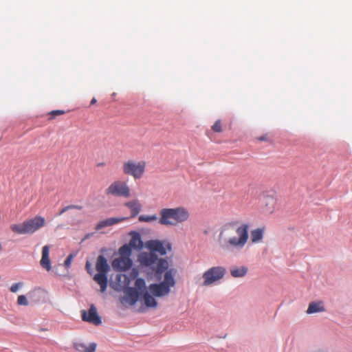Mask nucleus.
Here are the masks:
<instances>
[{
	"label": "nucleus",
	"mask_w": 352,
	"mask_h": 352,
	"mask_svg": "<svg viewBox=\"0 0 352 352\" xmlns=\"http://www.w3.org/2000/svg\"><path fill=\"white\" fill-rule=\"evenodd\" d=\"M96 349V344L91 343L85 349V352H94Z\"/></svg>",
	"instance_id": "c85d7f7f"
},
{
	"label": "nucleus",
	"mask_w": 352,
	"mask_h": 352,
	"mask_svg": "<svg viewBox=\"0 0 352 352\" xmlns=\"http://www.w3.org/2000/svg\"><path fill=\"white\" fill-rule=\"evenodd\" d=\"M17 304L19 305L27 306L28 305V301L24 295H20L17 298Z\"/></svg>",
	"instance_id": "cd10ccee"
},
{
	"label": "nucleus",
	"mask_w": 352,
	"mask_h": 352,
	"mask_svg": "<svg viewBox=\"0 0 352 352\" xmlns=\"http://www.w3.org/2000/svg\"><path fill=\"white\" fill-rule=\"evenodd\" d=\"M140 294L134 287H128L124 291V296L122 298V302H126L130 305H133L138 300Z\"/></svg>",
	"instance_id": "ddd939ff"
},
{
	"label": "nucleus",
	"mask_w": 352,
	"mask_h": 352,
	"mask_svg": "<svg viewBox=\"0 0 352 352\" xmlns=\"http://www.w3.org/2000/svg\"><path fill=\"white\" fill-rule=\"evenodd\" d=\"M146 166V163L143 160L138 162L128 160L123 163L122 171L124 174L131 175L135 179H138L143 176Z\"/></svg>",
	"instance_id": "0eeeda50"
},
{
	"label": "nucleus",
	"mask_w": 352,
	"mask_h": 352,
	"mask_svg": "<svg viewBox=\"0 0 352 352\" xmlns=\"http://www.w3.org/2000/svg\"><path fill=\"white\" fill-rule=\"evenodd\" d=\"M72 255L70 254L67 256V258L65 259L64 262V265L65 267H69L71 265L72 260Z\"/></svg>",
	"instance_id": "c756f323"
},
{
	"label": "nucleus",
	"mask_w": 352,
	"mask_h": 352,
	"mask_svg": "<svg viewBox=\"0 0 352 352\" xmlns=\"http://www.w3.org/2000/svg\"><path fill=\"white\" fill-rule=\"evenodd\" d=\"M1 249H2V245H1V244L0 243V250H1Z\"/></svg>",
	"instance_id": "f704fd0d"
},
{
	"label": "nucleus",
	"mask_w": 352,
	"mask_h": 352,
	"mask_svg": "<svg viewBox=\"0 0 352 352\" xmlns=\"http://www.w3.org/2000/svg\"><path fill=\"white\" fill-rule=\"evenodd\" d=\"M132 264L131 258L119 256L113 261L112 267L116 271L124 272L129 270Z\"/></svg>",
	"instance_id": "f8f14e48"
},
{
	"label": "nucleus",
	"mask_w": 352,
	"mask_h": 352,
	"mask_svg": "<svg viewBox=\"0 0 352 352\" xmlns=\"http://www.w3.org/2000/svg\"><path fill=\"white\" fill-rule=\"evenodd\" d=\"M65 113V111L63 110H53L49 113V120H53L56 116H61Z\"/></svg>",
	"instance_id": "b1692460"
},
{
	"label": "nucleus",
	"mask_w": 352,
	"mask_h": 352,
	"mask_svg": "<svg viewBox=\"0 0 352 352\" xmlns=\"http://www.w3.org/2000/svg\"><path fill=\"white\" fill-rule=\"evenodd\" d=\"M188 218L189 213L185 208H163L160 211L159 223L163 226H175Z\"/></svg>",
	"instance_id": "7ed1b4c3"
},
{
	"label": "nucleus",
	"mask_w": 352,
	"mask_h": 352,
	"mask_svg": "<svg viewBox=\"0 0 352 352\" xmlns=\"http://www.w3.org/2000/svg\"><path fill=\"white\" fill-rule=\"evenodd\" d=\"M167 248H168V249H170V246L169 245H167Z\"/></svg>",
	"instance_id": "c9c22d12"
},
{
	"label": "nucleus",
	"mask_w": 352,
	"mask_h": 352,
	"mask_svg": "<svg viewBox=\"0 0 352 352\" xmlns=\"http://www.w3.org/2000/svg\"><path fill=\"white\" fill-rule=\"evenodd\" d=\"M135 289L142 294L144 303L147 307L154 308L157 307V302L156 300L148 293V289H146V284L143 278H137L135 281Z\"/></svg>",
	"instance_id": "9d476101"
},
{
	"label": "nucleus",
	"mask_w": 352,
	"mask_h": 352,
	"mask_svg": "<svg viewBox=\"0 0 352 352\" xmlns=\"http://www.w3.org/2000/svg\"><path fill=\"white\" fill-rule=\"evenodd\" d=\"M128 245H130L131 248L137 250L141 249L143 246V243L140 235L137 232H133Z\"/></svg>",
	"instance_id": "a211bd4d"
},
{
	"label": "nucleus",
	"mask_w": 352,
	"mask_h": 352,
	"mask_svg": "<svg viewBox=\"0 0 352 352\" xmlns=\"http://www.w3.org/2000/svg\"><path fill=\"white\" fill-rule=\"evenodd\" d=\"M276 204V201L273 197H267L265 201V206H270V208L267 209V211L272 212Z\"/></svg>",
	"instance_id": "5701e85b"
},
{
	"label": "nucleus",
	"mask_w": 352,
	"mask_h": 352,
	"mask_svg": "<svg viewBox=\"0 0 352 352\" xmlns=\"http://www.w3.org/2000/svg\"><path fill=\"white\" fill-rule=\"evenodd\" d=\"M40 264L47 271H50L52 269L50 259V247L48 245H45L42 248V256Z\"/></svg>",
	"instance_id": "2eb2a0df"
},
{
	"label": "nucleus",
	"mask_w": 352,
	"mask_h": 352,
	"mask_svg": "<svg viewBox=\"0 0 352 352\" xmlns=\"http://www.w3.org/2000/svg\"><path fill=\"white\" fill-rule=\"evenodd\" d=\"M248 267L245 266H234L230 269V274L234 278H241L245 276L248 273Z\"/></svg>",
	"instance_id": "6ab92c4d"
},
{
	"label": "nucleus",
	"mask_w": 352,
	"mask_h": 352,
	"mask_svg": "<svg viewBox=\"0 0 352 352\" xmlns=\"http://www.w3.org/2000/svg\"><path fill=\"white\" fill-rule=\"evenodd\" d=\"M96 102V99L95 98H93L92 100H91V102L90 104H94Z\"/></svg>",
	"instance_id": "473e14b6"
},
{
	"label": "nucleus",
	"mask_w": 352,
	"mask_h": 352,
	"mask_svg": "<svg viewBox=\"0 0 352 352\" xmlns=\"http://www.w3.org/2000/svg\"><path fill=\"white\" fill-rule=\"evenodd\" d=\"M248 230L247 223L239 226L236 221L226 223L219 234V247L224 251L243 249L248 241Z\"/></svg>",
	"instance_id": "f03ea898"
},
{
	"label": "nucleus",
	"mask_w": 352,
	"mask_h": 352,
	"mask_svg": "<svg viewBox=\"0 0 352 352\" xmlns=\"http://www.w3.org/2000/svg\"><path fill=\"white\" fill-rule=\"evenodd\" d=\"M127 217H110L100 221L96 226L95 229L99 230L103 228L111 226L115 224L121 223L126 220Z\"/></svg>",
	"instance_id": "4468645a"
},
{
	"label": "nucleus",
	"mask_w": 352,
	"mask_h": 352,
	"mask_svg": "<svg viewBox=\"0 0 352 352\" xmlns=\"http://www.w3.org/2000/svg\"><path fill=\"white\" fill-rule=\"evenodd\" d=\"M131 249L132 248L128 244L122 245L119 249L120 256L130 258L132 253Z\"/></svg>",
	"instance_id": "412c9836"
},
{
	"label": "nucleus",
	"mask_w": 352,
	"mask_h": 352,
	"mask_svg": "<svg viewBox=\"0 0 352 352\" xmlns=\"http://www.w3.org/2000/svg\"><path fill=\"white\" fill-rule=\"evenodd\" d=\"M96 269L98 271V274L94 275V280L100 286V292L103 293L107 288L108 279L107 274L110 269L107 261L104 256H98Z\"/></svg>",
	"instance_id": "423d86ee"
},
{
	"label": "nucleus",
	"mask_w": 352,
	"mask_h": 352,
	"mask_svg": "<svg viewBox=\"0 0 352 352\" xmlns=\"http://www.w3.org/2000/svg\"><path fill=\"white\" fill-rule=\"evenodd\" d=\"M85 267H86V270H87V272L89 274H91V264L89 261H87L86 263V265H85Z\"/></svg>",
	"instance_id": "2f4dec72"
},
{
	"label": "nucleus",
	"mask_w": 352,
	"mask_h": 352,
	"mask_svg": "<svg viewBox=\"0 0 352 352\" xmlns=\"http://www.w3.org/2000/svg\"><path fill=\"white\" fill-rule=\"evenodd\" d=\"M324 311L325 308L322 301H314L309 303L306 312L307 314H311L318 312H323Z\"/></svg>",
	"instance_id": "dca6fc26"
},
{
	"label": "nucleus",
	"mask_w": 352,
	"mask_h": 352,
	"mask_svg": "<svg viewBox=\"0 0 352 352\" xmlns=\"http://www.w3.org/2000/svg\"><path fill=\"white\" fill-rule=\"evenodd\" d=\"M257 140H259V141L268 142V141H270V136L268 135V134H265L263 135L258 137Z\"/></svg>",
	"instance_id": "7c9ffc66"
},
{
	"label": "nucleus",
	"mask_w": 352,
	"mask_h": 352,
	"mask_svg": "<svg viewBox=\"0 0 352 352\" xmlns=\"http://www.w3.org/2000/svg\"><path fill=\"white\" fill-rule=\"evenodd\" d=\"M174 270L171 269L166 270L164 274V280L160 283H153L148 286V293L155 297H163L167 296L170 292V288L175 285Z\"/></svg>",
	"instance_id": "39448f33"
},
{
	"label": "nucleus",
	"mask_w": 352,
	"mask_h": 352,
	"mask_svg": "<svg viewBox=\"0 0 352 352\" xmlns=\"http://www.w3.org/2000/svg\"><path fill=\"white\" fill-rule=\"evenodd\" d=\"M125 206L131 210V217H135L137 216L142 208V206L138 200L126 202Z\"/></svg>",
	"instance_id": "f3484780"
},
{
	"label": "nucleus",
	"mask_w": 352,
	"mask_h": 352,
	"mask_svg": "<svg viewBox=\"0 0 352 352\" xmlns=\"http://www.w3.org/2000/svg\"><path fill=\"white\" fill-rule=\"evenodd\" d=\"M46 224L45 219L40 215L26 219L22 223L10 226V230L16 234H32L43 228Z\"/></svg>",
	"instance_id": "20e7f679"
},
{
	"label": "nucleus",
	"mask_w": 352,
	"mask_h": 352,
	"mask_svg": "<svg viewBox=\"0 0 352 352\" xmlns=\"http://www.w3.org/2000/svg\"><path fill=\"white\" fill-rule=\"evenodd\" d=\"M138 219L141 222H151L156 221L157 217L156 215H140Z\"/></svg>",
	"instance_id": "4be33fe9"
},
{
	"label": "nucleus",
	"mask_w": 352,
	"mask_h": 352,
	"mask_svg": "<svg viewBox=\"0 0 352 352\" xmlns=\"http://www.w3.org/2000/svg\"><path fill=\"white\" fill-rule=\"evenodd\" d=\"M82 208V207L81 206H78V205H69V206H65V208H63L60 212H59V215H61L62 214H63L65 212L67 211L69 209H77V210H81Z\"/></svg>",
	"instance_id": "a878e982"
},
{
	"label": "nucleus",
	"mask_w": 352,
	"mask_h": 352,
	"mask_svg": "<svg viewBox=\"0 0 352 352\" xmlns=\"http://www.w3.org/2000/svg\"><path fill=\"white\" fill-rule=\"evenodd\" d=\"M106 194L113 196L129 197L130 188L125 182L115 181L106 189Z\"/></svg>",
	"instance_id": "1a4fd4ad"
},
{
	"label": "nucleus",
	"mask_w": 352,
	"mask_h": 352,
	"mask_svg": "<svg viewBox=\"0 0 352 352\" xmlns=\"http://www.w3.org/2000/svg\"><path fill=\"white\" fill-rule=\"evenodd\" d=\"M146 246L151 252L141 253L138 256V261L141 266L147 268L148 276L151 278L155 276L160 280L162 273L168 270V263L166 259L159 258L155 252L164 255L166 254V248L162 242L157 240L147 241Z\"/></svg>",
	"instance_id": "f257e3e1"
},
{
	"label": "nucleus",
	"mask_w": 352,
	"mask_h": 352,
	"mask_svg": "<svg viewBox=\"0 0 352 352\" xmlns=\"http://www.w3.org/2000/svg\"><path fill=\"white\" fill-rule=\"evenodd\" d=\"M264 232L265 229L261 228L252 230L250 232L252 242L253 243H256L261 241L263 237Z\"/></svg>",
	"instance_id": "aec40b11"
},
{
	"label": "nucleus",
	"mask_w": 352,
	"mask_h": 352,
	"mask_svg": "<svg viewBox=\"0 0 352 352\" xmlns=\"http://www.w3.org/2000/svg\"><path fill=\"white\" fill-rule=\"evenodd\" d=\"M226 273V270L222 266L212 267L205 271L202 275L203 286H210L221 280Z\"/></svg>",
	"instance_id": "6e6552de"
},
{
	"label": "nucleus",
	"mask_w": 352,
	"mask_h": 352,
	"mask_svg": "<svg viewBox=\"0 0 352 352\" xmlns=\"http://www.w3.org/2000/svg\"><path fill=\"white\" fill-rule=\"evenodd\" d=\"M82 319L84 321L89 322L96 325L100 324L102 320L97 313V309L94 305H91L88 311L82 310L81 311Z\"/></svg>",
	"instance_id": "9b49d317"
},
{
	"label": "nucleus",
	"mask_w": 352,
	"mask_h": 352,
	"mask_svg": "<svg viewBox=\"0 0 352 352\" xmlns=\"http://www.w3.org/2000/svg\"><path fill=\"white\" fill-rule=\"evenodd\" d=\"M23 286V282H19L14 283L10 287V291L12 293H16L18 292L19 289H21Z\"/></svg>",
	"instance_id": "bb28decb"
},
{
	"label": "nucleus",
	"mask_w": 352,
	"mask_h": 352,
	"mask_svg": "<svg viewBox=\"0 0 352 352\" xmlns=\"http://www.w3.org/2000/svg\"><path fill=\"white\" fill-rule=\"evenodd\" d=\"M98 166H104V163H99V164H98Z\"/></svg>",
	"instance_id": "72a5a7b5"
},
{
	"label": "nucleus",
	"mask_w": 352,
	"mask_h": 352,
	"mask_svg": "<svg viewBox=\"0 0 352 352\" xmlns=\"http://www.w3.org/2000/svg\"><path fill=\"white\" fill-rule=\"evenodd\" d=\"M211 128L214 132L221 133L222 131V124L221 120H217Z\"/></svg>",
	"instance_id": "393cba45"
}]
</instances>
